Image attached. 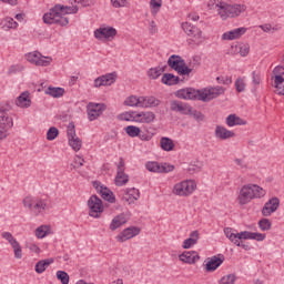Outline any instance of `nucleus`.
<instances>
[{"instance_id": "35", "label": "nucleus", "mask_w": 284, "mask_h": 284, "mask_svg": "<svg viewBox=\"0 0 284 284\" xmlns=\"http://www.w3.org/2000/svg\"><path fill=\"white\" fill-rule=\"evenodd\" d=\"M199 242V231H193L190 234V237L184 240L183 242V250H190V247H192V245H196V243Z\"/></svg>"}, {"instance_id": "49", "label": "nucleus", "mask_w": 284, "mask_h": 284, "mask_svg": "<svg viewBox=\"0 0 284 284\" xmlns=\"http://www.w3.org/2000/svg\"><path fill=\"white\" fill-rule=\"evenodd\" d=\"M258 227L262 232H268V230H272V221L262 219L258 221Z\"/></svg>"}, {"instance_id": "23", "label": "nucleus", "mask_w": 284, "mask_h": 284, "mask_svg": "<svg viewBox=\"0 0 284 284\" xmlns=\"http://www.w3.org/2000/svg\"><path fill=\"white\" fill-rule=\"evenodd\" d=\"M278 205H281V201L278 200V197H272L262 207V214L264 216H272V214H274V212L278 210Z\"/></svg>"}, {"instance_id": "38", "label": "nucleus", "mask_w": 284, "mask_h": 284, "mask_svg": "<svg viewBox=\"0 0 284 284\" xmlns=\"http://www.w3.org/2000/svg\"><path fill=\"white\" fill-rule=\"evenodd\" d=\"M44 94H49V97H53V99H60V97H63L65 94V89L59 88V87H49Z\"/></svg>"}, {"instance_id": "59", "label": "nucleus", "mask_w": 284, "mask_h": 284, "mask_svg": "<svg viewBox=\"0 0 284 284\" xmlns=\"http://www.w3.org/2000/svg\"><path fill=\"white\" fill-rule=\"evenodd\" d=\"M201 67V57L194 55L190 62L191 70L200 68Z\"/></svg>"}, {"instance_id": "33", "label": "nucleus", "mask_w": 284, "mask_h": 284, "mask_svg": "<svg viewBox=\"0 0 284 284\" xmlns=\"http://www.w3.org/2000/svg\"><path fill=\"white\" fill-rule=\"evenodd\" d=\"M54 263V258H45V260H40L36 264V273L37 274H43Z\"/></svg>"}, {"instance_id": "60", "label": "nucleus", "mask_w": 284, "mask_h": 284, "mask_svg": "<svg viewBox=\"0 0 284 284\" xmlns=\"http://www.w3.org/2000/svg\"><path fill=\"white\" fill-rule=\"evenodd\" d=\"M216 81L222 85H232V79L230 77H217Z\"/></svg>"}, {"instance_id": "54", "label": "nucleus", "mask_w": 284, "mask_h": 284, "mask_svg": "<svg viewBox=\"0 0 284 284\" xmlns=\"http://www.w3.org/2000/svg\"><path fill=\"white\" fill-rule=\"evenodd\" d=\"M26 67L23 64H13L8 69V74H19V72H23Z\"/></svg>"}, {"instance_id": "5", "label": "nucleus", "mask_w": 284, "mask_h": 284, "mask_svg": "<svg viewBox=\"0 0 284 284\" xmlns=\"http://www.w3.org/2000/svg\"><path fill=\"white\" fill-rule=\"evenodd\" d=\"M12 128H14V119L6 109H0V141L10 136Z\"/></svg>"}, {"instance_id": "7", "label": "nucleus", "mask_w": 284, "mask_h": 284, "mask_svg": "<svg viewBox=\"0 0 284 284\" xmlns=\"http://www.w3.org/2000/svg\"><path fill=\"white\" fill-rule=\"evenodd\" d=\"M168 65L175 70L181 77L192 74V69L185 64V60L181 55L173 54L168 60Z\"/></svg>"}, {"instance_id": "26", "label": "nucleus", "mask_w": 284, "mask_h": 284, "mask_svg": "<svg viewBox=\"0 0 284 284\" xmlns=\"http://www.w3.org/2000/svg\"><path fill=\"white\" fill-rule=\"evenodd\" d=\"M224 256L223 254L214 255L206 263V272H216L221 265H223Z\"/></svg>"}, {"instance_id": "48", "label": "nucleus", "mask_w": 284, "mask_h": 284, "mask_svg": "<svg viewBox=\"0 0 284 284\" xmlns=\"http://www.w3.org/2000/svg\"><path fill=\"white\" fill-rule=\"evenodd\" d=\"M69 145L70 148H72V150H74V152H79V150H81V146L83 145V142L81 141V139H79V136H77L69 140Z\"/></svg>"}, {"instance_id": "34", "label": "nucleus", "mask_w": 284, "mask_h": 284, "mask_svg": "<svg viewBox=\"0 0 284 284\" xmlns=\"http://www.w3.org/2000/svg\"><path fill=\"white\" fill-rule=\"evenodd\" d=\"M242 239L243 241H265V234L242 231Z\"/></svg>"}, {"instance_id": "41", "label": "nucleus", "mask_w": 284, "mask_h": 284, "mask_svg": "<svg viewBox=\"0 0 284 284\" xmlns=\"http://www.w3.org/2000/svg\"><path fill=\"white\" fill-rule=\"evenodd\" d=\"M138 113L136 111H128L118 115L119 121H135L138 123Z\"/></svg>"}, {"instance_id": "39", "label": "nucleus", "mask_w": 284, "mask_h": 284, "mask_svg": "<svg viewBox=\"0 0 284 284\" xmlns=\"http://www.w3.org/2000/svg\"><path fill=\"white\" fill-rule=\"evenodd\" d=\"M160 148L164 152H172V150H174L175 148L174 141L170 138L163 136L160 139Z\"/></svg>"}, {"instance_id": "31", "label": "nucleus", "mask_w": 284, "mask_h": 284, "mask_svg": "<svg viewBox=\"0 0 284 284\" xmlns=\"http://www.w3.org/2000/svg\"><path fill=\"white\" fill-rule=\"evenodd\" d=\"M225 123L229 128H234L236 125H247V121L241 119V116L236 114L227 115Z\"/></svg>"}, {"instance_id": "55", "label": "nucleus", "mask_w": 284, "mask_h": 284, "mask_svg": "<svg viewBox=\"0 0 284 284\" xmlns=\"http://www.w3.org/2000/svg\"><path fill=\"white\" fill-rule=\"evenodd\" d=\"M71 6H74V3H78L79 6H82V8H88L90 6H93L94 0H69Z\"/></svg>"}, {"instance_id": "25", "label": "nucleus", "mask_w": 284, "mask_h": 284, "mask_svg": "<svg viewBox=\"0 0 284 284\" xmlns=\"http://www.w3.org/2000/svg\"><path fill=\"white\" fill-rule=\"evenodd\" d=\"M245 32H247L246 28H237V29L231 30L222 34V40L234 41L235 39H241V37H243Z\"/></svg>"}, {"instance_id": "24", "label": "nucleus", "mask_w": 284, "mask_h": 284, "mask_svg": "<svg viewBox=\"0 0 284 284\" xmlns=\"http://www.w3.org/2000/svg\"><path fill=\"white\" fill-rule=\"evenodd\" d=\"M130 221V214L128 213H121L113 217V220L110 223V230L111 232H114L115 230H119V227H122V225H125Z\"/></svg>"}, {"instance_id": "30", "label": "nucleus", "mask_w": 284, "mask_h": 284, "mask_svg": "<svg viewBox=\"0 0 284 284\" xmlns=\"http://www.w3.org/2000/svg\"><path fill=\"white\" fill-rule=\"evenodd\" d=\"M161 100L152 95L141 97V108H159Z\"/></svg>"}, {"instance_id": "44", "label": "nucleus", "mask_w": 284, "mask_h": 284, "mask_svg": "<svg viewBox=\"0 0 284 284\" xmlns=\"http://www.w3.org/2000/svg\"><path fill=\"white\" fill-rule=\"evenodd\" d=\"M124 105H128L129 108H141V97L130 95L124 101Z\"/></svg>"}, {"instance_id": "14", "label": "nucleus", "mask_w": 284, "mask_h": 284, "mask_svg": "<svg viewBox=\"0 0 284 284\" xmlns=\"http://www.w3.org/2000/svg\"><path fill=\"white\" fill-rule=\"evenodd\" d=\"M94 37L99 41H112L116 37V30L113 27L101 26L94 31Z\"/></svg>"}, {"instance_id": "53", "label": "nucleus", "mask_w": 284, "mask_h": 284, "mask_svg": "<svg viewBox=\"0 0 284 284\" xmlns=\"http://www.w3.org/2000/svg\"><path fill=\"white\" fill-rule=\"evenodd\" d=\"M67 136L70 141L71 139H77V130L74 129V122H70L67 128Z\"/></svg>"}, {"instance_id": "1", "label": "nucleus", "mask_w": 284, "mask_h": 284, "mask_svg": "<svg viewBox=\"0 0 284 284\" xmlns=\"http://www.w3.org/2000/svg\"><path fill=\"white\" fill-rule=\"evenodd\" d=\"M79 12V7L72 6H61L55 4L52 9H50L49 13H44L43 22L52 26H61L65 27L70 23V20L65 18V14H77Z\"/></svg>"}, {"instance_id": "64", "label": "nucleus", "mask_w": 284, "mask_h": 284, "mask_svg": "<svg viewBox=\"0 0 284 284\" xmlns=\"http://www.w3.org/2000/svg\"><path fill=\"white\" fill-rule=\"evenodd\" d=\"M149 32L150 34H156V32H159V28L156 27V22L154 20L149 23Z\"/></svg>"}, {"instance_id": "20", "label": "nucleus", "mask_w": 284, "mask_h": 284, "mask_svg": "<svg viewBox=\"0 0 284 284\" xmlns=\"http://www.w3.org/2000/svg\"><path fill=\"white\" fill-rule=\"evenodd\" d=\"M116 78H118L116 72H111L104 75H100L94 80V88H103L105 85H112L116 83Z\"/></svg>"}, {"instance_id": "46", "label": "nucleus", "mask_w": 284, "mask_h": 284, "mask_svg": "<svg viewBox=\"0 0 284 284\" xmlns=\"http://www.w3.org/2000/svg\"><path fill=\"white\" fill-rule=\"evenodd\" d=\"M275 94L284 95V78L277 77L274 80Z\"/></svg>"}, {"instance_id": "6", "label": "nucleus", "mask_w": 284, "mask_h": 284, "mask_svg": "<svg viewBox=\"0 0 284 284\" xmlns=\"http://www.w3.org/2000/svg\"><path fill=\"white\" fill-rule=\"evenodd\" d=\"M196 191V182L194 180H184L173 186L172 193L175 196H191Z\"/></svg>"}, {"instance_id": "57", "label": "nucleus", "mask_w": 284, "mask_h": 284, "mask_svg": "<svg viewBox=\"0 0 284 284\" xmlns=\"http://www.w3.org/2000/svg\"><path fill=\"white\" fill-rule=\"evenodd\" d=\"M235 90H236V92H245V81L243 80V78L236 79Z\"/></svg>"}, {"instance_id": "2", "label": "nucleus", "mask_w": 284, "mask_h": 284, "mask_svg": "<svg viewBox=\"0 0 284 284\" xmlns=\"http://www.w3.org/2000/svg\"><path fill=\"white\" fill-rule=\"evenodd\" d=\"M267 192L256 184H245L241 187L237 201L240 205H247L254 199H263Z\"/></svg>"}, {"instance_id": "42", "label": "nucleus", "mask_w": 284, "mask_h": 284, "mask_svg": "<svg viewBox=\"0 0 284 284\" xmlns=\"http://www.w3.org/2000/svg\"><path fill=\"white\" fill-rule=\"evenodd\" d=\"M161 8H163V0H150V10L153 17L161 12Z\"/></svg>"}, {"instance_id": "27", "label": "nucleus", "mask_w": 284, "mask_h": 284, "mask_svg": "<svg viewBox=\"0 0 284 284\" xmlns=\"http://www.w3.org/2000/svg\"><path fill=\"white\" fill-rule=\"evenodd\" d=\"M236 133L225 129V126L217 125L215 128V138L220 139V141H227V139H234Z\"/></svg>"}, {"instance_id": "22", "label": "nucleus", "mask_w": 284, "mask_h": 284, "mask_svg": "<svg viewBox=\"0 0 284 284\" xmlns=\"http://www.w3.org/2000/svg\"><path fill=\"white\" fill-rule=\"evenodd\" d=\"M121 196H122V201H125V203H129V205H132V203L141 199V192H139V190L134 187L124 189L121 191Z\"/></svg>"}, {"instance_id": "63", "label": "nucleus", "mask_w": 284, "mask_h": 284, "mask_svg": "<svg viewBox=\"0 0 284 284\" xmlns=\"http://www.w3.org/2000/svg\"><path fill=\"white\" fill-rule=\"evenodd\" d=\"M273 74L275 77V79L277 77H280V79H283V75H284V68L283 67H275L274 70H273Z\"/></svg>"}, {"instance_id": "47", "label": "nucleus", "mask_w": 284, "mask_h": 284, "mask_svg": "<svg viewBox=\"0 0 284 284\" xmlns=\"http://www.w3.org/2000/svg\"><path fill=\"white\" fill-rule=\"evenodd\" d=\"M48 234H50V226L48 225H41L38 229H36L37 239H45Z\"/></svg>"}, {"instance_id": "15", "label": "nucleus", "mask_w": 284, "mask_h": 284, "mask_svg": "<svg viewBox=\"0 0 284 284\" xmlns=\"http://www.w3.org/2000/svg\"><path fill=\"white\" fill-rule=\"evenodd\" d=\"M2 239L8 241V243L11 245L14 254V258H23V251L21 250V244L14 239L12 233L10 232H2L1 233Z\"/></svg>"}, {"instance_id": "16", "label": "nucleus", "mask_w": 284, "mask_h": 284, "mask_svg": "<svg viewBox=\"0 0 284 284\" xmlns=\"http://www.w3.org/2000/svg\"><path fill=\"white\" fill-rule=\"evenodd\" d=\"M145 168L149 172H155L159 174H168L169 172H174V165L159 162H146Z\"/></svg>"}, {"instance_id": "40", "label": "nucleus", "mask_w": 284, "mask_h": 284, "mask_svg": "<svg viewBox=\"0 0 284 284\" xmlns=\"http://www.w3.org/2000/svg\"><path fill=\"white\" fill-rule=\"evenodd\" d=\"M161 81L164 85H178L181 79L172 73H164Z\"/></svg>"}, {"instance_id": "11", "label": "nucleus", "mask_w": 284, "mask_h": 284, "mask_svg": "<svg viewBox=\"0 0 284 284\" xmlns=\"http://www.w3.org/2000/svg\"><path fill=\"white\" fill-rule=\"evenodd\" d=\"M27 61L33 65H40L42 68H48L52 63L50 57L42 55L39 51L29 52L26 54Z\"/></svg>"}, {"instance_id": "29", "label": "nucleus", "mask_w": 284, "mask_h": 284, "mask_svg": "<svg viewBox=\"0 0 284 284\" xmlns=\"http://www.w3.org/2000/svg\"><path fill=\"white\" fill-rule=\"evenodd\" d=\"M16 105L18 108H30L32 105V100H30V92H22L16 100Z\"/></svg>"}, {"instance_id": "28", "label": "nucleus", "mask_w": 284, "mask_h": 284, "mask_svg": "<svg viewBox=\"0 0 284 284\" xmlns=\"http://www.w3.org/2000/svg\"><path fill=\"white\" fill-rule=\"evenodd\" d=\"M199 258L200 256L196 251H187L179 255V260L182 261V263H189L190 265L196 263Z\"/></svg>"}, {"instance_id": "43", "label": "nucleus", "mask_w": 284, "mask_h": 284, "mask_svg": "<svg viewBox=\"0 0 284 284\" xmlns=\"http://www.w3.org/2000/svg\"><path fill=\"white\" fill-rule=\"evenodd\" d=\"M114 181H115V185H118V187H121L128 184V182L130 181V178L128 176V174H125V172H116Z\"/></svg>"}, {"instance_id": "17", "label": "nucleus", "mask_w": 284, "mask_h": 284, "mask_svg": "<svg viewBox=\"0 0 284 284\" xmlns=\"http://www.w3.org/2000/svg\"><path fill=\"white\" fill-rule=\"evenodd\" d=\"M89 121H97L105 112V104L91 102L87 105Z\"/></svg>"}, {"instance_id": "12", "label": "nucleus", "mask_w": 284, "mask_h": 284, "mask_svg": "<svg viewBox=\"0 0 284 284\" xmlns=\"http://www.w3.org/2000/svg\"><path fill=\"white\" fill-rule=\"evenodd\" d=\"M224 234L231 243L236 245L237 247H242V250H250V245L243 243V231L240 233H234V229L232 227H225L224 229Z\"/></svg>"}, {"instance_id": "36", "label": "nucleus", "mask_w": 284, "mask_h": 284, "mask_svg": "<svg viewBox=\"0 0 284 284\" xmlns=\"http://www.w3.org/2000/svg\"><path fill=\"white\" fill-rule=\"evenodd\" d=\"M165 68H168V65H163V67L159 65L155 68H151L148 70L146 74L149 79L156 80L159 79V77H161L165 72Z\"/></svg>"}, {"instance_id": "13", "label": "nucleus", "mask_w": 284, "mask_h": 284, "mask_svg": "<svg viewBox=\"0 0 284 284\" xmlns=\"http://www.w3.org/2000/svg\"><path fill=\"white\" fill-rule=\"evenodd\" d=\"M174 95L178 99H183L184 101H199L201 99V90L194 88H185L178 90Z\"/></svg>"}, {"instance_id": "19", "label": "nucleus", "mask_w": 284, "mask_h": 284, "mask_svg": "<svg viewBox=\"0 0 284 284\" xmlns=\"http://www.w3.org/2000/svg\"><path fill=\"white\" fill-rule=\"evenodd\" d=\"M141 234V229L136 226H129L124 229L119 235H116V241L119 243H125V241H130V239H134V236H139Z\"/></svg>"}, {"instance_id": "9", "label": "nucleus", "mask_w": 284, "mask_h": 284, "mask_svg": "<svg viewBox=\"0 0 284 284\" xmlns=\"http://www.w3.org/2000/svg\"><path fill=\"white\" fill-rule=\"evenodd\" d=\"M221 94H225V88L223 87H210L200 90L199 101H203V103H209V101H213V99H219Z\"/></svg>"}, {"instance_id": "56", "label": "nucleus", "mask_w": 284, "mask_h": 284, "mask_svg": "<svg viewBox=\"0 0 284 284\" xmlns=\"http://www.w3.org/2000/svg\"><path fill=\"white\" fill-rule=\"evenodd\" d=\"M236 283V275L229 274L221 278L220 284H234Z\"/></svg>"}, {"instance_id": "62", "label": "nucleus", "mask_w": 284, "mask_h": 284, "mask_svg": "<svg viewBox=\"0 0 284 284\" xmlns=\"http://www.w3.org/2000/svg\"><path fill=\"white\" fill-rule=\"evenodd\" d=\"M240 54H241V57H247V54H250V44H247V43L241 44L240 45Z\"/></svg>"}, {"instance_id": "32", "label": "nucleus", "mask_w": 284, "mask_h": 284, "mask_svg": "<svg viewBox=\"0 0 284 284\" xmlns=\"http://www.w3.org/2000/svg\"><path fill=\"white\" fill-rule=\"evenodd\" d=\"M154 119H156V114L152 111L138 113V123H154Z\"/></svg>"}, {"instance_id": "61", "label": "nucleus", "mask_w": 284, "mask_h": 284, "mask_svg": "<svg viewBox=\"0 0 284 284\" xmlns=\"http://www.w3.org/2000/svg\"><path fill=\"white\" fill-rule=\"evenodd\" d=\"M252 83L253 85H261V73L253 71L252 72Z\"/></svg>"}, {"instance_id": "4", "label": "nucleus", "mask_w": 284, "mask_h": 284, "mask_svg": "<svg viewBox=\"0 0 284 284\" xmlns=\"http://www.w3.org/2000/svg\"><path fill=\"white\" fill-rule=\"evenodd\" d=\"M23 206L28 207V210H30L34 216H39V214H43V212L48 210V200L27 196L23 199Z\"/></svg>"}, {"instance_id": "45", "label": "nucleus", "mask_w": 284, "mask_h": 284, "mask_svg": "<svg viewBox=\"0 0 284 284\" xmlns=\"http://www.w3.org/2000/svg\"><path fill=\"white\" fill-rule=\"evenodd\" d=\"M124 132L131 139H135V136H139L141 134V129L136 125H128L126 128H124Z\"/></svg>"}, {"instance_id": "51", "label": "nucleus", "mask_w": 284, "mask_h": 284, "mask_svg": "<svg viewBox=\"0 0 284 284\" xmlns=\"http://www.w3.org/2000/svg\"><path fill=\"white\" fill-rule=\"evenodd\" d=\"M57 278L62 284H69L70 283V275L65 271H58L57 272Z\"/></svg>"}, {"instance_id": "8", "label": "nucleus", "mask_w": 284, "mask_h": 284, "mask_svg": "<svg viewBox=\"0 0 284 284\" xmlns=\"http://www.w3.org/2000/svg\"><path fill=\"white\" fill-rule=\"evenodd\" d=\"M181 28L185 32L195 45L203 43V31L191 22H182Z\"/></svg>"}, {"instance_id": "10", "label": "nucleus", "mask_w": 284, "mask_h": 284, "mask_svg": "<svg viewBox=\"0 0 284 284\" xmlns=\"http://www.w3.org/2000/svg\"><path fill=\"white\" fill-rule=\"evenodd\" d=\"M89 207V216L93 219H101V214H103V201L99 199L97 195H91L88 200Z\"/></svg>"}, {"instance_id": "21", "label": "nucleus", "mask_w": 284, "mask_h": 284, "mask_svg": "<svg viewBox=\"0 0 284 284\" xmlns=\"http://www.w3.org/2000/svg\"><path fill=\"white\" fill-rule=\"evenodd\" d=\"M170 110L171 112H179L180 114H192V106L179 100L170 101Z\"/></svg>"}, {"instance_id": "52", "label": "nucleus", "mask_w": 284, "mask_h": 284, "mask_svg": "<svg viewBox=\"0 0 284 284\" xmlns=\"http://www.w3.org/2000/svg\"><path fill=\"white\" fill-rule=\"evenodd\" d=\"M59 136V129L57 126H51L47 132V141H54Z\"/></svg>"}, {"instance_id": "18", "label": "nucleus", "mask_w": 284, "mask_h": 284, "mask_svg": "<svg viewBox=\"0 0 284 284\" xmlns=\"http://www.w3.org/2000/svg\"><path fill=\"white\" fill-rule=\"evenodd\" d=\"M93 187L104 201H108L109 203H116V197L114 196V193L105 185L101 184V182H93Z\"/></svg>"}, {"instance_id": "50", "label": "nucleus", "mask_w": 284, "mask_h": 284, "mask_svg": "<svg viewBox=\"0 0 284 284\" xmlns=\"http://www.w3.org/2000/svg\"><path fill=\"white\" fill-rule=\"evenodd\" d=\"M203 170V163L202 162H193L189 165L187 172L191 174H197V172H201Z\"/></svg>"}, {"instance_id": "3", "label": "nucleus", "mask_w": 284, "mask_h": 284, "mask_svg": "<svg viewBox=\"0 0 284 284\" xmlns=\"http://www.w3.org/2000/svg\"><path fill=\"white\" fill-rule=\"evenodd\" d=\"M216 8H219L217 12L223 21L229 18L235 19V17H241L247 10V6L245 4H229L225 2H220L216 4Z\"/></svg>"}, {"instance_id": "37", "label": "nucleus", "mask_w": 284, "mask_h": 284, "mask_svg": "<svg viewBox=\"0 0 284 284\" xmlns=\"http://www.w3.org/2000/svg\"><path fill=\"white\" fill-rule=\"evenodd\" d=\"M18 26H19V23H17V21H14V19L11 17H7L0 21V28L6 31L12 30V29L17 28Z\"/></svg>"}, {"instance_id": "58", "label": "nucleus", "mask_w": 284, "mask_h": 284, "mask_svg": "<svg viewBox=\"0 0 284 284\" xmlns=\"http://www.w3.org/2000/svg\"><path fill=\"white\" fill-rule=\"evenodd\" d=\"M111 4L114 8H128V6H130V2L128 0H111Z\"/></svg>"}]
</instances>
